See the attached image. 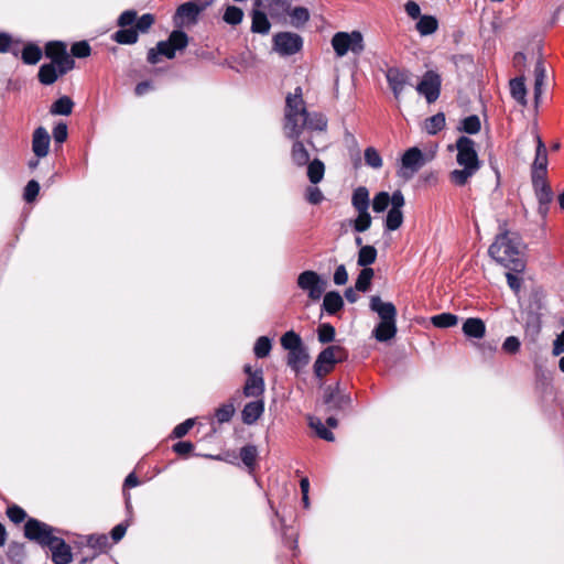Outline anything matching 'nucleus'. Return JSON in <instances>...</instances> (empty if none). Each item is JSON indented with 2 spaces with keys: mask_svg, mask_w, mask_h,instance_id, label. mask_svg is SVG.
Returning a JSON list of instances; mask_svg holds the SVG:
<instances>
[{
  "mask_svg": "<svg viewBox=\"0 0 564 564\" xmlns=\"http://www.w3.org/2000/svg\"><path fill=\"white\" fill-rule=\"evenodd\" d=\"M274 50L283 55L289 56L297 53L303 45V40L299 34L291 32H281L273 37Z\"/></svg>",
  "mask_w": 564,
  "mask_h": 564,
  "instance_id": "11",
  "label": "nucleus"
},
{
  "mask_svg": "<svg viewBox=\"0 0 564 564\" xmlns=\"http://www.w3.org/2000/svg\"><path fill=\"white\" fill-rule=\"evenodd\" d=\"M541 325L538 317L533 316L530 321L527 322L525 326V335L530 336L532 340H534L535 336L540 333Z\"/></svg>",
  "mask_w": 564,
  "mask_h": 564,
  "instance_id": "60",
  "label": "nucleus"
},
{
  "mask_svg": "<svg viewBox=\"0 0 564 564\" xmlns=\"http://www.w3.org/2000/svg\"><path fill=\"white\" fill-rule=\"evenodd\" d=\"M444 127H445V115L443 112H438V113L427 118L424 122V129L431 135L436 134Z\"/></svg>",
  "mask_w": 564,
  "mask_h": 564,
  "instance_id": "37",
  "label": "nucleus"
},
{
  "mask_svg": "<svg viewBox=\"0 0 564 564\" xmlns=\"http://www.w3.org/2000/svg\"><path fill=\"white\" fill-rule=\"evenodd\" d=\"M235 413L232 404H224L216 411V419L219 423H226L231 420Z\"/></svg>",
  "mask_w": 564,
  "mask_h": 564,
  "instance_id": "58",
  "label": "nucleus"
},
{
  "mask_svg": "<svg viewBox=\"0 0 564 564\" xmlns=\"http://www.w3.org/2000/svg\"><path fill=\"white\" fill-rule=\"evenodd\" d=\"M334 283L336 285H344L348 281V273L346 270V267L344 264H340L336 268L334 272Z\"/></svg>",
  "mask_w": 564,
  "mask_h": 564,
  "instance_id": "63",
  "label": "nucleus"
},
{
  "mask_svg": "<svg viewBox=\"0 0 564 564\" xmlns=\"http://www.w3.org/2000/svg\"><path fill=\"white\" fill-rule=\"evenodd\" d=\"M193 425H194V420L187 419L186 421H184L183 423H181L174 427L173 435L177 438H181L188 433V431L193 427Z\"/></svg>",
  "mask_w": 564,
  "mask_h": 564,
  "instance_id": "61",
  "label": "nucleus"
},
{
  "mask_svg": "<svg viewBox=\"0 0 564 564\" xmlns=\"http://www.w3.org/2000/svg\"><path fill=\"white\" fill-rule=\"evenodd\" d=\"M264 412V401L262 398H256L245 405L241 412L242 422L251 425L256 423Z\"/></svg>",
  "mask_w": 564,
  "mask_h": 564,
  "instance_id": "19",
  "label": "nucleus"
},
{
  "mask_svg": "<svg viewBox=\"0 0 564 564\" xmlns=\"http://www.w3.org/2000/svg\"><path fill=\"white\" fill-rule=\"evenodd\" d=\"M243 12L240 8L236 6H229L227 7L225 14H224V21L231 25H237L242 21Z\"/></svg>",
  "mask_w": 564,
  "mask_h": 564,
  "instance_id": "48",
  "label": "nucleus"
},
{
  "mask_svg": "<svg viewBox=\"0 0 564 564\" xmlns=\"http://www.w3.org/2000/svg\"><path fill=\"white\" fill-rule=\"evenodd\" d=\"M291 23L295 28H301L310 19V12L304 7H296L290 12Z\"/></svg>",
  "mask_w": 564,
  "mask_h": 564,
  "instance_id": "45",
  "label": "nucleus"
},
{
  "mask_svg": "<svg viewBox=\"0 0 564 564\" xmlns=\"http://www.w3.org/2000/svg\"><path fill=\"white\" fill-rule=\"evenodd\" d=\"M286 362L295 372H299L308 365L310 355H289Z\"/></svg>",
  "mask_w": 564,
  "mask_h": 564,
  "instance_id": "53",
  "label": "nucleus"
},
{
  "mask_svg": "<svg viewBox=\"0 0 564 564\" xmlns=\"http://www.w3.org/2000/svg\"><path fill=\"white\" fill-rule=\"evenodd\" d=\"M546 70L542 61H538L534 68V100L538 104L543 91Z\"/></svg>",
  "mask_w": 564,
  "mask_h": 564,
  "instance_id": "28",
  "label": "nucleus"
},
{
  "mask_svg": "<svg viewBox=\"0 0 564 564\" xmlns=\"http://www.w3.org/2000/svg\"><path fill=\"white\" fill-rule=\"evenodd\" d=\"M456 162L463 169L453 170L449 181L456 186H464L480 169V161L475 149V142L468 137H459L456 141Z\"/></svg>",
  "mask_w": 564,
  "mask_h": 564,
  "instance_id": "2",
  "label": "nucleus"
},
{
  "mask_svg": "<svg viewBox=\"0 0 564 564\" xmlns=\"http://www.w3.org/2000/svg\"><path fill=\"white\" fill-rule=\"evenodd\" d=\"M463 333L468 338L480 339L485 336V322L477 317H469L463 323Z\"/></svg>",
  "mask_w": 564,
  "mask_h": 564,
  "instance_id": "21",
  "label": "nucleus"
},
{
  "mask_svg": "<svg viewBox=\"0 0 564 564\" xmlns=\"http://www.w3.org/2000/svg\"><path fill=\"white\" fill-rule=\"evenodd\" d=\"M458 316L453 313H441L431 317V323L437 328H451L458 324Z\"/></svg>",
  "mask_w": 564,
  "mask_h": 564,
  "instance_id": "35",
  "label": "nucleus"
},
{
  "mask_svg": "<svg viewBox=\"0 0 564 564\" xmlns=\"http://www.w3.org/2000/svg\"><path fill=\"white\" fill-rule=\"evenodd\" d=\"M373 278V270L371 268H364L355 283V289L359 292H367L371 285Z\"/></svg>",
  "mask_w": 564,
  "mask_h": 564,
  "instance_id": "41",
  "label": "nucleus"
},
{
  "mask_svg": "<svg viewBox=\"0 0 564 564\" xmlns=\"http://www.w3.org/2000/svg\"><path fill=\"white\" fill-rule=\"evenodd\" d=\"M50 135L43 127H39L33 132L32 150L37 158H44L48 153Z\"/></svg>",
  "mask_w": 564,
  "mask_h": 564,
  "instance_id": "20",
  "label": "nucleus"
},
{
  "mask_svg": "<svg viewBox=\"0 0 564 564\" xmlns=\"http://www.w3.org/2000/svg\"><path fill=\"white\" fill-rule=\"evenodd\" d=\"M305 198L310 204L317 205L323 202L324 195L316 186H308L305 191Z\"/></svg>",
  "mask_w": 564,
  "mask_h": 564,
  "instance_id": "57",
  "label": "nucleus"
},
{
  "mask_svg": "<svg viewBox=\"0 0 564 564\" xmlns=\"http://www.w3.org/2000/svg\"><path fill=\"white\" fill-rule=\"evenodd\" d=\"M326 285V281L312 270L303 271L297 276V286L307 292V295L312 301H318L322 297Z\"/></svg>",
  "mask_w": 564,
  "mask_h": 564,
  "instance_id": "8",
  "label": "nucleus"
},
{
  "mask_svg": "<svg viewBox=\"0 0 564 564\" xmlns=\"http://www.w3.org/2000/svg\"><path fill=\"white\" fill-rule=\"evenodd\" d=\"M270 28L271 24L265 13L254 10L252 13L251 31L253 33L268 34Z\"/></svg>",
  "mask_w": 564,
  "mask_h": 564,
  "instance_id": "33",
  "label": "nucleus"
},
{
  "mask_svg": "<svg viewBox=\"0 0 564 564\" xmlns=\"http://www.w3.org/2000/svg\"><path fill=\"white\" fill-rule=\"evenodd\" d=\"M390 204V195L387 192H379L372 199V209L376 213L384 212Z\"/></svg>",
  "mask_w": 564,
  "mask_h": 564,
  "instance_id": "52",
  "label": "nucleus"
},
{
  "mask_svg": "<svg viewBox=\"0 0 564 564\" xmlns=\"http://www.w3.org/2000/svg\"><path fill=\"white\" fill-rule=\"evenodd\" d=\"M18 42H14L10 34L8 33H0V53H12L13 55L18 56L19 48H18Z\"/></svg>",
  "mask_w": 564,
  "mask_h": 564,
  "instance_id": "46",
  "label": "nucleus"
},
{
  "mask_svg": "<svg viewBox=\"0 0 564 564\" xmlns=\"http://www.w3.org/2000/svg\"><path fill=\"white\" fill-rule=\"evenodd\" d=\"M257 456L258 451L257 447L253 445L243 446L240 451V458L242 463L249 468H253Z\"/></svg>",
  "mask_w": 564,
  "mask_h": 564,
  "instance_id": "47",
  "label": "nucleus"
},
{
  "mask_svg": "<svg viewBox=\"0 0 564 564\" xmlns=\"http://www.w3.org/2000/svg\"><path fill=\"white\" fill-rule=\"evenodd\" d=\"M74 102L67 96L58 98L51 107V112L54 115L68 116L72 113Z\"/></svg>",
  "mask_w": 564,
  "mask_h": 564,
  "instance_id": "40",
  "label": "nucleus"
},
{
  "mask_svg": "<svg viewBox=\"0 0 564 564\" xmlns=\"http://www.w3.org/2000/svg\"><path fill=\"white\" fill-rule=\"evenodd\" d=\"M341 358L337 355H318L317 360L314 364V371L318 378L329 373L337 362H340Z\"/></svg>",
  "mask_w": 564,
  "mask_h": 564,
  "instance_id": "22",
  "label": "nucleus"
},
{
  "mask_svg": "<svg viewBox=\"0 0 564 564\" xmlns=\"http://www.w3.org/2000/svg\"><path fill=\"white\" fill-rule=\"evenodd\" d=\"M8 518L15 524L21 523L26 518V512L19 506L13 505L7 508Z\"/></svg>",
  "mask_w": 564,
  "mask_h": 564,
  "instance_id": "55",
  "label": "nucleus"
},
{
  "mask_svg": "<svg viewBox=\"0 0 564 564\" xmlns=\"http://www.w3.org/2000/svg\"><path fill=\"white\" fill-rule=\"evenodd\" d=\"M351 204L357 212L368 210L370 205L369 191L365 186L357 187L352 193Z\"/></svg>",
  "mask_w": 564,
  "mask_h": 564,
  "instance_id": "25",
  "label": "nucleus"
},
{
  "mask_svg": "<svg viewBox=\"0 0 564 564\" xmlns=\"http://www.w3.org/2000/svg\"><path fill=\"white\" fill-rule=\"evenodd\" d=\"M281 346L289 352H301L302 339L295 332L289 330L281 337Z\"/></svg>",
  "mask_w": 564,
  "mask_h": 564,
  "instance_id": "32",
  "label": "nucleus"
},
{
  "mask_svg": "<svg viewBox=\"0 0 564 564\" xmlns=\"http://www.w3.org/2000/svg\"><path fill=\"white\" fill-rule=\"evenodd\" d=\"M520 242L517 237L508 231L498 235L489 247V256L498 263L509 270L519 272L523 269V262L520 259Z\"/></svg>",
  "mask_w": 564,
  "mask_h": 564,
  "instance_id": "3",
  "label": "nucleus"
},
{
  "mask_svg": "<svg viewBox=\"0 0 564 564\" xmlns=\"http://www.w3.org/2000/svg\"><path fill=\"white\" fill-rule=\"evenodd\" d=\"M188 44V36L181 30H174L167 40L158 42L155 47L148 51L147 61L150 64H158L160 56L163 55L169 59L175 57L177 51H183Z\"/></svg>",
  "mask_w": 564,
  "mask_h": 564,
  "instance_id": "4",
  "label": "nucleus"
},
{
  "mask_svg": "<svg viewBox=\"0 0 564 564\" xmlns=\"http://www.w3.org/2000/svg\"><path fill=\"white\" fill-rule=\"evenodd\" d=\"M310 426L322 440L328 442H333L335 440L333 432H330L319 419L310 417Z\"/></svg>",
  "mask_w": 564,
  "mask_h": 564,
  "instance_id": "44",
  "label": "nucleus"
},
{
  "mask_svg": "<svg viewBox=\"0 0 564 564\" xmlns=\"http://www.w3.org/2000/svg\"><path fill=\"white\" fill-rule=\"evenodd\" d=\"M326 129L327 118L321 112H310L306 109L301 87H296L293 94L286 96L283 132L286 138L293 140L291 160L294 165L303 167L310 162V153L300 140L301 134L304 131L324 132Z\"/></svg>",
  "mask_w": 564,
  "mask_h": 564,
  "instance_id": "1",
  "label": "nucleus"
},
{
  "mask_svg": "<svg viewBox=\"0 0 564 564\" xmlns=\"http://www.w3.org/2000/svg\"><path fill=\"white\" fill-rule=\"evenodd\" d=\"M532 185L539 203H551L553 199V192L546 182V177L534 176Z\"/></svg>",
  "mask_w": 564,
  "mask_h": 564,
  "instance_id": "23",
  "label": "nucleus"
},
{
  "mask_svg": "<svg viewBox=\"0 0 564 564\" xmlns=\"http://www.w3.org/2000/svg\"><path fill=\"white\" fill-rule=\"evenodd\" d=\"M39 192H40V184L34 180L29 181L24 188V195H23L24 199L28 203L33 202L36 198Z\"/></svg>",
  "mask_w": 564,
  "mask_h": 564,
  "instance_id": "59",
  "label": "nucleus"
},
{
  "mask_svg": "<svg viewBox=\"0 0 564 564\" xmlns=\"http://www.w3.org/2000/svg\"><path fill=\"white\" fill-rule=\"evenodd\" d=\"M209 2L198 4L189 1L181 4L174 15V23L177 26L191 25L196 23L199 13L206 9Z\"/></svg>",
  "mask_w": 564,
  "mask_h": 564,
  "instance_id": "12",
  "label": "nucleus"
},
{
  "mask_svg": "<svg viewBox=\"0 0 564 564\" xmlns=\"http://www.w3.org/2000/svg\"><path fill=\"white\" fill-rule=\"evenodd\" d=\"M481 129V122L477 115H470L466 118H464L460 121V126L458 127V130L468 133V134H476Z\"/></svg>",
  "mask_w": 564,
  "mask_h": 564,
  "instance_id": "38",
  "label": "nucleus"
},
{
  "mask_svg": "<svg viewBox=\"0 0 564 564\" xmlns=\"http://www.w3.org/2000/svg\"><path fill=\"white\" fill-rule=\"evenodd\" d=\"M403 223V213L399 209L390 208L386 217V229L394 231L401 227Z\"/></svg>",
  "mask_w": 564,
  "mask_h": 564,
  "instance_id": "43",
  "label": "nucleus"
},
{
  "mask_svg": "<svg viewBox=\"0 0 564 564\" xmlns=\"http://www.w3.org/2000/svg\"><path fill=\"white\" fill-rule=\"evenodd\" d=\"M21 57L24 64L34 65L41 59L42 50L37 45L30 43L24 46Z\"/></svg>",
  "mask_w": 564,
  "mask_h": 564,
  "instance_id": "36",
  "label": "nucleus"
},
{
  "mask_svg": "<svg viewBox=\"0 0 564 564\" xmlns=\"http://www.w3.org/2000/svg\"><path fill=\"white\" fill-rule=\"evenodd\" d=\"M243 371L248 378L243 386V394L247 398H262L264 393V379L261 368L253 369L252 366L246 365Z\"/></svg>",
  "mask_w": 564,
  "mask_h": 564,
  "instance_id": "10",
  "label": "nucleus"
},
{
  "mask_svg": "<svg viewBox=\"0 0 564 564\" xmlns=\"http://www.w3.org/2000/svg\"><path fill=\"white\" fill-rule=\"evenodd\" d=\"M318 340L323 344H327L334 340L335 338V328L328 324L324 323L318 326L317 329Z\"/></svg>",
  "mask_w": 564,
  "mask_h": 564,
  "instance_id": "54",
  "label": "nucleus"
},
{
  "mask_svg": "<svg viewBox=\"0 0 564 564\" xmlns=\"http://www.w3.org/2000/svg\"><path fill=\"white\" fill-rule=\"evenodd\" d=\"M55 531V528L34 518L28 519L24 524V536L41 546H48L56 541Z\"/></svg>",
  "mask_w": 564,
  "mask_h": 564,
  "instance_id": "6",
  "label": "nucleus"
},
{
  "mask_svg": "<svg viewBox=\"0 0 564 564\" xmlns=\"http://www.w3.org/2000/svg\"><path fill=\"white\" fill-rule=\"evenodd\" d=\"M272 348L271 339L267 336H261L257 339L253 352H270Z\"/></svg>",
  "mask_w": 564,
  "mask_h": 564,
  "instance_id": "62",
  "label": "nucleus"
},
{
  "mask_svg": "<svg viewBox=\"0 0 564 564\" xmlns=\"http://www.w3.org/2000/svg\"><path fill=\"white\" fill-rule=\"evenodd\" d=\"M53 63L59 75H64L75 67V62L67 52Z\"/></svg>",
  "mask_w": 564,
  "mask_h": 564,
  "instance_id": "50",
  "label": "nucleus"
},
{
  "mask_svg": "<svg viewBox=\"0 0 564 564\" xmlns=\"http://www.w3.org/2000/svg\"><path fill=\"white\" fill-rule=\"evenodd\" d=\"M155 18L151 13H144L140 18H138L135 10H126L123 11L117 21L118 26L126 28L134 24V29L139 33H147L151 26L154 24Z\"/></svg>",
  "mask_w": 564,
  "mask_h": 564,
  "instance_id": "9",
  "label": "nucleus"
},
{
  "mask_svg": "<svg viewBox=\"0 0 564 564\" xmlns=\"http://www.w3.org/2000/svg\"><path fill=\"white\" fill-rule=\"evenodd\" d=\"M429 160L419 148L412 147L401 156V166L398 175L406 181L411 180Z\"/></svg>",
  "mask_w": 564,
  "mask_h": 564,
  "instance_id": "7",
  "label": "nucleus"
},
{
  "mask_svg": "<svg viewBox=\"0 0 564 564\" xmlns=\"http://www.w3.org/2000/svg\"><path fill=\"white\" fill-rule=\"evenodd\" d=\"M323 402L330 411L344 410L350 403V397L339 390L338 383L324 389Z\"/></svg>",
  "mask_w": 564,
  "mask_h": 564,
  "instance_id": "14",
  "label": "nucleus"
},
{
  "mask_svg": "<svg viewBox=\"0 0 564 564\" xmlns=\"http://www.w3.org/2000/svg\"><path fill=\"white\" fill-rule=\"evenodd\" d=\"M70 52L73 56L84 58L90 55L91 48L86 41L76 42L72 45Z\"/></svg>",
  "mask_w": 564,
  "mask_h": 564,
  "instance_id": "56",
  "label": "nucleus"
},
{
  "mask_svg": "<svg viewBox=\"0 0 564 564\" xmlns=\"http://www.w3.org/2000/svg\"><path fill=\"white\" fill-rule=\"evenodd\" d=\"M386 78L395 99H400L405 85L410 84V73L398 67H390L386 72Z\"/></svg>",
  "mask_w": 564,
  "mask_h": 564,
  "instance_id": "15",
  "label": "nucleus"
},
{
  "mask_svg": "<svg viewBox=\"0 0 564 564\" xmlns=\"http://www.w3.org/2000/svg\"><path fill=\"white\" fill-rule=\"evenodd\" d=\"M53 138L57 143H63L67 139V126L65 123H58L53 129Z\"/></svg>",
  "mask_w": 564,
  "mask_h": 564,
  "instance_id": "64",
  "label": "nucleus"
},
{
  "mask_svg": "<svg viewBox=\"0 0 564 564\" xmlns=\"http://www.w3.org/2000/svg\"><path fill=\"white\" fill-rule=\"evenodd\" d=\"M358 216L354 221V229L357 232H364L371 226V216L368 210L357 212Z\"/></svg>",
  "mask_w": 564,
  "mask_h": 564,
  "instance_id": "51",
  "label": "nucleus"
},
{
  "mask_svg": "<svg viewBox=\"0 0 564 564\" xmlns=\"http://www.w3.org/2000/svg\"><path fill=\"white\" fill-rule=\"evenodd\" d=\"M510 94L514 100L521 106L527 105V88L524 84V77L519 76L510 80Z\"/></svg>",
  "mask_w": 564,
  "mask_h": 564,
  "instance_id": "24",
  "label": "nucleus"
},
{
  "mask_svg": "<svg viewBox=\"0 0 564 564\" xmlns=\"http://www.w3.org/2000/svg\"><path fill=\"white\" fill-rule=\"evenodd\" d=\"M416 90L423 95L429 104L434 102L440 97L441 77L433 70L424 74L422 80L417 84Z\"/></svg>",
  "mask_w": 564,
  "mask_h": 564,
  "instance_id": "13",
  "label": "nucleus"
},
{
  "mask_svg": "<svg viewBox=\"0 0 564 564\" xmlns=\"http://www.w3.org/2000/svg\"><path fill=\"white\" fill-rule=\"evenodd\" d=\"M370 310L376 312L381 321H390L395 322L397 310L395 306L391 302H382L380 296H371L370 299Z\"/></svg>",
  "mask_w": 564,
  "mask_h": 564,
  "instance_id": "18",
  "label": "nucleus"
},
{
  "mask_svg": "<svg viewBox=\"0 0 564 564\" xmlns=\"http://www.w3.org/2000/svg\"><path fill=\"white\" fill-rule=\"evenodd\" d=\"M437 28L438 21L433 15H422L416 23V30L422 36L435 33Z\"/></svg>",
  "mask_w": 564,
  "mask_h": 564,
  "instance_id": "31",
  "label": "nucleus"
},
{
  "mask_svg": "<svg viewBox=\"0 0 564 564\" xmlns=\"http://www.w3.org/2000/svg\"><path fill=\"white\" fill-rule=\"evenodd\" d=\"M536 138V152L532 164L531 178L534 176L546 177L547 169V151L539 135Z\"/></svg>",
  "mask_w": 564,
  "mask_h": 564,
  "instance_id": "16",
  "label": "nucleus"
},
{
  "mask_svg": "<svg viewBox=\"0 0 564 564\" xmlns=\"http://www.w3.org/2000/svg\"><path fill=\"white\" fill-rule=\"evenodd\" d=\"M377 258V250L372 246H361L358 252L357 263L360 267L367 268L372 264Z\"/></svg>",
  "mask_w": 564,
  "mask_h": 564,
  "instance_id": "39",
  "label": "nucleus"
},
{
  "mask_svg": "<svg viewBox=\"0 0 564 564\" xmlns=\"http://www.w3.org/2000/svg\"><path fill=\"white\" fill-rule=\"evenodd\" d=\"M66 52H67V46L64 42L54 41V42H48L45 45V55H46V57L51 58L52 62L59 58Z\"/></svg>",
  "mask_w": 564,
  "mask_h": 564,
  "instance_id": "42",
  "label": "nucleus"
},
{
  "mask_svg": "<svg viewBox=\"0 0 564 564\" xmlns=\"http://www.w3.org/2000/svg\"><path fill=\"white\" fill-rule=\"evenodd\" d=\"M307 177L310 182L314 185L322 182L325 174V165L319 159H314L307 164Z\"/></svg>",
  "mask_w": 564,
  "mask_h": 564,
  "instance_id": "30",
  "label": "nucleus"
},
{
  "mask_svg": "<svg viewBox=\"0 0 564 564\" xmlns=\"http://www.w3.org/2000/svg\"><path fill=\"white\" fill-rule=\"evenodd\" d=\"M47 547L52 552L54 564H69L73 561L72 549L63 539L56 536V541Z\"/></svg>",
  "mask_w": 564,
  "mask_h": 564,
  "instance_id": "17",
  "label": "nucleus"
},
{
  "mask_svg": "<svg viewBox=\"0 0 564 564\" xmlns=\"http://www.w3.org/2000/svg\"><path fill=\"white\" fill-rule=\"evenodd\" d=\"M332 46L338 57L345 56L349 51L359 55L365 50L364 37L359 31L337 32L332 39Z\"/></svg>",
  "mask_w": 564,
  "mask_h": 564,
  "instance_id": "5",
  "label": "nucleus"
},
{
  "mask_svg": "<svg viewBox=\"0 0 564 564\" xmlns=\"http://www.w3.org/2000/svg\"><path fill=\"white\" fill-rule=\"evenodd\" d=\"M59 73L57 72L54 63L43 64L39 69V80L43 85H52L58 78Z\"/></svg>",
  "mask_w": 564,
  "mask_h": 564,
  "instance_id": "34",
  "label": "nucleus"
},
{
  "mask_svg": "<svg viewBox=\"0 0 564 564\" xmlns=\"http://www.w3.org/2000/svg\"><path fill=\"white\" fill-rule=\"evenodd\" d=\"M111 39L119 44L131 45V44H135L138 42L139 34L133 26L129 28V29H127V26H126V28H120V30L116 31L111 35Z\"/></svg>",
  "mask_w": 564,
  "mask_h": 564,
  "instance_id": "27",
  "label": "nucleus"
},
{
  "mask_svg": "<svg viewBox=\"0 0 564 564\" xmlns=\"http://www.w3.org/2000/svg\"><path fill=\"white\" fill-rule=\"evenodd\" d=\"M397 332L395 322L381 321L373 330L375 337L379 341L391 339Z\"/></svg>",
  "mask_w": 564,
  "mask_h": 564,
  "instance_id": "29",
  "label": "nucleus"
},
{
  "mask_svg": "<svg viewBox=\"0 0 564 564\" xmlns=\"http://www.w3.org/2000/svg\"><path fill=\"white\" fill-rule=\"evenodd\" d=\"M343 306L344 301L338 292L330 291L324 295L323 307L328 314H336Z\"/></svg>",
  "mask_w": 564,
  "mask_h": 564,
  "instance_id": "26",
  "label": "nucleus"
},
{
  "mask_svg": "<svg viewBox=\"0 0 564 564\" xmlns=\"http://www.w3.org/2000/svg\"><path fill=\"white\" fill-rule=\"evenodd\" d=\"M366 164L372 169H380L383 164L380 153L372 147L365 150Z\"/></svg>",
  "mask_w": 564,
  "mask_h": 564,
  "instance_id": "49",
  "label": "nucleus"
}]
</instances>
